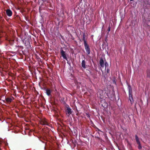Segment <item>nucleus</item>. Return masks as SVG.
Segmentation results:
<instances>
[{
	"instance_id": "nucleus-1",
	"label": "nucleus",
	"mask_w": 150,
	"mask_h": 150,
	"mask_svg": "<svg viewBox=\"0 0 150 150\" xmlns=\"http://www.w3.org/2000/svg\"><path fill=\"white\" fill-rule=\"evenodd\" d=\"M84 44V47L87 54H90L91 50L89 45L87 43Z\"/></svg>"
},
{
	"instance_id": "nucleus-2",
	"label": "nucleus",
	"mask_w": 150,
	"mask_h": 150,
	"mask_svg": "<svg viewBox=\"0 0 150 150\" xmlns=\"http://www.w3.org/2000/svg\"><path fill=\"white\" fill-rule=\"evenodd\" d=\"M60 54L62 56L64 59H65L67 61L68 60V59L66 56L67 53L63 50L62 49V48H61Z\"/></svg>"
},
{
	"instance_id": "nucleus-3",
	"label": "nucleus",
	"mask_w": 150,
	"mask_h": 150,
	"mask_svg": "<svg viewBox=\"0 0 150 150\" xmlns=\"http://www.w3.org/2000/svg\"><path fill=\"white\" fill-rule=\"evenodd\" d=\"M66 112L69 115L71 114L73 111L71 110V109L69 107V105H67V106H66Z\"/></svg>"
},
{
	"instance_id": "nucleus-4",
	"label": "nucleus",
	"mask_w": 150,
	"mask_h": 150,
	"mask_svg": "<svg viewBox=\"0 0 150 150\" xmlns=\"http://www.w3.org/2000/svg\"><path fill=\"white\" fill-rule=\"evenodd\" d=\"M41 124L43 125H48V123L47 122V120L45 119H42L41 120Z\"/></svg>"
},
{
	"instance_id": "nucleus-5",
	"label": "nucleus",
	"mask_w": 150,
	"mask_h": 150,
	"mask_svg": "<svg viewBox=\"0 0 150 150\" xmlns=\"http://www.w3.org/2000/svg\"><path fill=\"white\" fill-rule=\"evenodd\" d=\"M7 15L9 17L11 16L12 15V12L10 9H8L6 11Z\"/></svg>"
},
{
	"instance_id": "nucleus-6",
	"label": "nucleus",
	"mask_w": 150,
	"mask_h": 150,
	"mask_svg": "<svg viewBox=\"0 0 150 150\" xmlns=\"http://www.w3.org/2000/svg\"><path fill=\"white\" fill-rule=\"evenodd\" d=\"M129 99L131 104L133 103L134 100L132 97V93H129Z\"/></svg>"
},
{
	"instance_id": "nucleus-7",
	"label": "nucleus",
	"mask_w": 150,
	"mask_h": 150,
	"mask_svg": "<svg viewBox=\"0 0 150 150\" xmlns=\"http://www.w3.org/2000/svg\"><path fill=\"white\" fill-rule=\"evenodd\" d=\"M14 98L12 97V98H5V100L7 103H11L14 99Z\"/></svg>"
},
{
	"instance_id": "nucleus-8",
	"label": "nucleus",
	"mask_w": 150,
	"mask_h": 150,
	"mask_svg": "<svg viewBox=\"0 0 150 150\" xmlns=\"http://www.w3.org/2000/svg\"><path fill=\"white\" fill-rule=\"evenodd\" d=\"M52 91L50 89H47L46 90V93L48 96H51V93Z\"/></svg>"
},
{
	"instance_id": "nucleus-9",
	"label": "nucleus",
	"mask_w": 150,
	"mask_h": 150,
	"mask_svg": "<svg viewBox=\"0 0 150 150\" xmlns=\"http://www.w3.org/2000/svg\"><path fill=\"white\" fill-rule=\"evenodd\" d=\"M100 64L102 67H103L104 66V62L102 58H100L99 62Z\"/></svg>"
},
{
	"instance_id": "nucleus-10",
	"label": "nucleus",
	"mask_w": 150,
	"mask_h": 150,
	"mask_svg": "<svg viewBox=\"0 0 150 150\" xmlns=\"http://www.w3.org/2000/svg\"><path fill=\"white\" fill-rule=\"evenodd\" d=\"M82 40L83 41L84 44L87 43L86 39L85 38V33H83V34Z\"/></svg>"
},
{
	"instance_id": "nucleus-11",
	"label": "nucleus",
	"mask_w": 150,
	"mask_h": 150,
	"mask_svg": "<svg viewBox=\"0 0 150 150\" xmlns=\"http://www.w3.org/2000/svg\"><path fill=\"white\" fill-rule=\"evenodd\" d=\"M86 62L84 60H82L81 62V66L84 69H85L86 68Z\"/></svg>"
},
{
	"instance_id": "nucleus-12",
	"label": "nucleus",
	"mask_w": 150,
	"mask_h": 150,
	"mask_svg": "<svg viewBox=\"0 0 150 150\" xmlns=\"http://www.w3.org/2000/svg\"><path fill=\"white\" fill-rule=\"evenodd\" d=\"M135 139H136L137 143L138 144H139V143H140V142L139 141V139L137 135H135Z\"/></svg>"
},
{
	"instance_id": "nucleus-13",
	"label": "nucleus",
	"mask_w": 150,
	"mask_h": 150,
	"mask_svg": "<svg viewBox=\"0 0 150 150\" xmlns=\"http://www.w3.org/2000/svg\"><path fill=\"white\" fill-rule=\"evenodd\" d=\"M128 89L129 90V93H132V87L130 85H128Z\"/></svg>"
},
{
	"instance_id": "nucleus-14",
	"label": "nucleus",
	"mask_w": 150,
	"mask_h": 150,
	"mask_svg": "<svg viewBox=\"0 0 150 150\" xmlns=\"http://www.w3.org/2000/svg\"><path fill=\"white\" fill-rule=\"evenodd\" d=\"M104 65H105V70H106V68H107L108 66V64L107 62H105V63Z\"/></svg>"
},
{
	"instance_id": "nucleus-15",
	"label": "nucleus",
	"mask_w": 150,
	"mask_h": 150,
	"mask_svg": "<svg viewBox=\"0 0 150 150\" xmlns=\"http://www.w3.org/2000/svg\"><path fill=\"white\" fill-rule=\"evenodd\" d=\"M138 144V148L139 149H141L142 148V147L141 143Z\"/></svg>"
},
{
	"instance_id": "nucleus-16",
	"label": "nucleus",
	"mask_w": 150,
	"mask_h": 150,
	"mask_svg": "<svg viewBox=\"0 0 150 150\" xmlns=\"http://www.w3.org/2000/svg\"><path fill=\"white\" fill-rule=\"evenodd\" d=\"M106 70L107 73L108 74L110 72V70L107 68H106Z\"/></svg>"
},
{
	"instance_id": "nucleus-17",
	"label": "nucleus",
	"mask_w": 150,
	"mask_h": 150,
	"mask_svg": "<svg viewBox=\"0 0 150 150\" xmlns=\"http://www.w3.org/2000/svg\"><path fill=\"white\" fill-rule=\"evenodd\" d=\"M110 26H109L108 27V32H109L110 31Z\"/></svg>"
},
{
	"instance_id": "nucleus-18",
	"label": "nucleus",
	"mask_w": 150,
	"mask_h": 150,
	"mask_svg": "<svg viewBox=\"0 0 150 150\" xmlns=\"http://www.w3.org/2000/svg\"><path fill=\"white\" fill-rule=\"evenodd\" d=\"M134 0H130V1H133Z\"/></svg>"
},
{
	"instance_id": "nucleus-19",
	"label": "nucleus",
	"mask_w": 150,
	"mask_h": 150,
	"mask_svg": "<svg viewBox=\"0 0 150 150\" xmlns=\"http://www.w3.org/2000/svg\"><path fill=\"white\" fill-rule=\"evenodd\" d=\"M104 43L103 44V45H104Z\"/></svg>"
},
{
	"instance_id": "nucleus-20",
	"label": "nucleus",
	"mask_w": 150,
	"mask_h": 150,
	"mask_svg": "<svg viewBox=\"0 0 150 150\" xmlns=\"http://www.w3.org/2000/svg\"><path fill=\"white\" fill-rule=\"evenodd\" d=\"M80 41H82V40L81 39L80 40Z\"/></svg>"
},
{
	"instance_id": "nucleus-21",
	"label": "nucleus",
	"mask_w": 150,
	"mask_h": 150,
	"mask_svg": "<svg viewBox=\"0 0 150 150\" xmlns=\"http://www.w3.org/2000/svg\"><path fill=\"white\" fill-rule=\"evenodd\" d=\"M4 102H5V100H3V101Z\"/></svg>"
},
{
	"instance_id": "nucleus-22",
	"label": "nucleus",
	"mask_w": 150,
	"mask_h": 150,
	"mask_svg": "<svg viewBox=\"0 0 150 150\" xmlns=\"http://www.w3.org/2000/svg\"><path fill=\"white\" fill-rule=\"evenodd\" d=\"M6 40H8L7 39H6Z\"/></svg>"
}]
</instances>
